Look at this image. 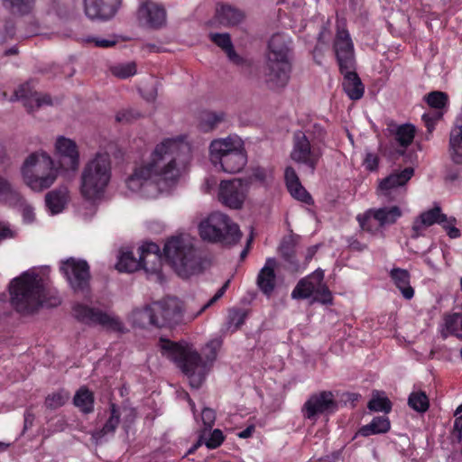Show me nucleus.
Listing matches in <instances>:
<instances>
[{
    "label": "nucleus",
    "instance_id": "nucleus-46",
    "mask_svg": "<svg viewBox=\"0 0 462 462\" xmlns=\"http://www.w3.org/2000/svg\"><path fill=\"white\" fill-rule=\"evenodd\" d=\"M224 117L225 115L222 112H208L204 114L201 119V128L204 131L212 130L224 120Z\"/></svg>",
    "mask_w": 462,
    "mask_h": 462
},
{
    "label": "nucleus",
    "instance_id": "nucleus-15",
    "mask_svg": "<svg viewBox=\"0 0 462 462\" xmlns=\"http://www.w3.org/2000/svg\"><path fill=\"white\" fill-rule=\"evenodd\" d=\"M413 174L414 170L411 167L393 172L380 181L378 196L386 201H399L405 193L404 186Z\"/></svg>",
    "mask_w": 462,
    "mask_h": 462
},
{
    "label": "nucleus",
    "instance_id": "nucleus-49",
    "mask_svg": "<svg viewBox=\"0 0 462 462\" xmlns=\"http://www.w3.org/2000/svg\"><path fill=\"white\" fill-rule=\"evenodd\" d=\"M460 313H453L445 317V329L451 335L456 336L462 340V334L458 333V325H460Z\"/></svg>",
    "mask_w": 462,
    "mask_h": 462
},
{
    "label": "nucleus",
    "instance_id": "nucleus-19",
    "mask_svg": "<svg viewBox=\"0 0 462 462\" xmlns=\"http://www.w3.org/2000/svg\"><path fill=\"white\" fill-rule=\"evenodd\" d=\"M60 165L65 171L76 172L79 167V152L77 143L67 137L59 136L55 143Z\"/></svg>",
    "mask_w": 462,
    "mask_h": 462
},
{
    "label": "nucleus",
    "instance_id": "nucleus-64",
    "mask_svg": "<svg viewBox=\"0 0 462 462\" xmlns=\"http://www.w3.org/2000/svg\"><path fill=\"white\" fill-rule=\"evenodd\" d=\"M17 231L12 229L9 225L2 223V240L14 238Z\"/></svg>",
    "mask_w": 462,
    "mask_h": 462
},
{
    "label": "nucleus",
    "instance_id": "nucleus-57",
    "mask_svg": "<svg viewBox=\"0 0 462 462\" xmlns=\"http://www.w3.org/2000/svg\"><path fill=\"white\" fill-rule=\"evenodd\" d=\"M201 420L205 430H211L216 420V412L210 408H204L201 412Z\"/></svg>",
    "mask_w": 462,
    "mask_h": 462
},
{
    "label": "nucleus",
    "instance_id": "nucleus-6",
    "mask_svg": "<svg viewBox=\"0 0 462 462\" xmlns=\"http://www.w3.org/2000/svg\"><path fill=\"white\" fill-rule=\"evenodd\" d=\"M112 166L106 152H97L88 160L80 174L79 192L89 201L100 199L110 182Z\"/></svg>",
    "mask_w": 462,
    "mask_h": 462
},
{
    "label": "nucleus",
    "instance_id": "nucleus-25",
    "mask_svg": "<svg viewBox=\"0 0 462 462\" xmlns=\"http://www.w3.org/2000/svg\"><path fill=\"white\" fill-rule=\"evenodd\" d=\"M277 261L273 257L266 259L263 267L259 271L256 284L259 290L266 296H271L276 286Z\"/></svg>",
    "mask_w": 462,
    "mask_h": 462
},
{
    "label": "nucleus",
    "instance_id": "nucleus-21",
    "mask_svg": "<svg viewBox=\"0 0 462 462\" xmlns=\"http://www.w3.org/2000/svg\"><path fill=\"white\" fill-rule=\"evenodd\" d=\"M121 0H84L85 14L90 19L108 20L119 8Z\"/></svg>",
    "mask_w": 462,
    "mask_h": 462
},
{
    "label": "nucleus",
    "instance_id": "nucleus-36",
    "mask_svg": "<svg viewBox=\"0 0 462 462\" xmlns=\"http://www.w3.org/2000/svg\"><path fill=\"white\" fill-rule=\"evenodd\" d=\"M132 316L134 323L139 327H145L147 325L155 327L156 314L154 311V302L143 309L134 310Z\"/></svg>",
    "mask_w": 462,
    "mask_h": 462
},
{
    "label": "nucleus",
    "instance_id": "nucleus-18",
    "mask_svg": "<svg viewBox=\"0 0 462 462\" xmlns=\"http://www.w3.org/2000/svg\"><path fill=\"white\" fill-rule=\"evenodd\" d=\"M337 408L335 396L330 391H322L311 394L301 408L305 419L316 420L319 416L330 414Z\"/></svg>",
    "mask_w": 462,
    "mask_h": 462
},
{
    "label": "nucleus",
    "instance_id": "nucleus-40",
    "mask_svg": "<svg viewBox=\"0 0 462 462\" xmlns=\"http://www.w3.org/2000/svg\"><path fill=\"white\" fill-rule=\"evenodd\" d=\"M141 268L146 273L159 274L162 269V254H140Z\"/></svg>",
    "mask_w": 462,
    "mask_h": 462
},
{
    "label": "nucleus",
    "instance_id": "nucleus-17",
    "mask_svg": "<svg viewBox=\"0 0 462 462\" xmlns=\"http://www.w3.org/2000/svg\"><path fill=\"white\" fill-rule=\"evenodd\" d=\"M333 50L339 69H355L354 43L344 23H337Z\"/></svg>",
    "mask_w": 462,
    "mask_h": 462
},
{
    "label": "nucleus",
    "instance_id": "nucleus-11",
    "mask_svg": "<svg viewBox=\"0 0 462 462\" xmlns=\"http://www.w3.org/2000/svg\"><path fill=\"white\" fill-rule=\"evenodd\" d=\"M402 216L399 206H383L368 209L363 217H358L363 230L374 232L379 228L392 226Z\"/></svg>",
    "mask_w": 462,
    "mask_h": 462
},
{
    "label": "nucleus",
    "instance_id": "nucleus-39",
    "mask_svg": "<svg viewBox=\"0 0 462 462\" xmlns=\"http://www.w3.org/2000/svg\"><path fill=\"white\" fill-rule=\"evenodd\" d=\"M409 406L417 412H426L430 407L427 394L422 391L412 392L408 398Z\"/></svg>",
    "mask_w": 462,
    "mask_h": 462
},
{
    "label": "nucleus",
    "instance_id": "nucleus-8",
    "mask_svg": "<svg viewBox=\"0 0 462 462\" xmlns=\"http://www.w3.org/2000/svg\"><path fill=\"white\" fill-rule=\"evenodd\" d=\"M24 182L34 191L49 189L57 180L58 170L51 157L44 152L30 154L22 167Z\"/></svg>",
    "mask_w": 462,
    "mask_h": 462
},
{
    "label": "nucleus",
    "instance_id": "nucleus-59",
    "mask_svg": "<svg viewBox=\"0 0 462 462\" xmlns=\"http://www.w3.org/2000/svg\"><path fill=\"white\" fill-rule=\"evenodd\" d=\"M138 250L139 254H161L159 245L152 242L144 243Z\"/></svg>",
    "mask_w": 462,
    "mask_h": 462
},
{
    "label": "nucleus",
    "instance_id": "nucleus-43",
    "mask_svg": "<svg viewBox=\"0 0 462 462\" xmlns=\"http://www.w3.org/2000/svg\"><path fill=\"white\" fill-rule=\"evenodd\" d=\"M14 14L24 15L30 14L35 5V0H4Z\"/></svg>",
    "mask_w": 462,
    "mask_h": 462
},
{
    "label": "nucleus",
    "instance_id": "nucleus-10",
    "mask_svg": "<svg viewBox=\"0 0 462 462\" xmlns=\"http://www.w3.org/2000/svg\"><path fill=\"white\" fill-rule=\"evenodd\" d=\"M60 269L75 293L89 291L90 269L85 260L69 258L61 262Z\"/></svg>",
    "mask_w": 462,
    "mask_h": 462
},
{
    "label": "nucleus",
    "instance_id": "nucleus-42",
    "mask_svg": "<svg viewBox=\"0 0 462 462\" xmlns=\"http://www.w3.org/2000/svg\"><path fill=\"white\" fill-rule=\"evenodd\" d=\"M310 143L313 144L319 145V147H322L325 145V139L327 136V132L325 128L319 124H313L310 125L304 132Z\"/></svg>",
    "mask_w": 462,
    "mask_h": 462
},
{
    "label": "nucleus",
    "instance_id": "nucleus-7",
    "mask_svg": "<svg viewBox=\"0 0 462 462\" xmlns=\"http://www.w3.org/2000/svg\"><path fill=\"white\" fill-rule=\"evenodd\" d=\"M198 229L203 241L213 244L230 246L237 244L242 237L238 225L221 212H213L201 220Z\"/></svg>",
    "mask_w": 462,
    "mask_h": 462
},
{
    "label": "nucleus",
    "instance_id": "nucleus-30",
    "mask_svg": "<svg viewBox=\"0 0 462 462\" xmlns=\"http://www.w3.org/2000/svg\"><path fill=\"white\" fill-rule=\"evenodd\" d=\"M69 199V191L67 186H59L49 191L45 196V203L51 214L61 212Z\"/></svg>",
    "mask_w": 462,
    "mask_h": 462
},
{
    "label": "nucleus",
    "instance_id": "nucleus-60",
    "mask_svg": "<svg viewBox=\"0 0 462 462\" xmlns=\"http://www.w3.org/2000/svg\"><path fill=\"white\" fill-rule=\"evenodd\" d=\"M378 162H379V159L376 154H374L373 152H368L365 155L364 164L367 170L372 171H374L377 169Z\"/></svg>",
    "mask_w": 462,
    "mask_h": 462
},
{
    "label": "nucleus",
    "instance_id": "nucleus-56",
    "mask_svg": "<svg viewBox=\"0 0 462 462\" xmlns=\"http://www.w3.org/2000/svg\"><path fill=\"white\" fill-rule=\"evenodd\" d=\"M441 116L442 113L440 111H430L422 115L421 119L430 134L432 133L435 128L436 122L439 120Z\"/></svg>",
    "mask_w": 462,
    "mask_h": 462
},
{
    "label": "nucleus",
    "instance_id": "nucleus-4",
    "mask_svg": "<svg viewBox=\"0 0 462 462\" xmlns=\"http://www.w3.org/2000/svg\"><path fill=\"white\" fill-rule=\"evenodd\" d=\"M163 254L166 261L181 278L201 273L205 269L206 259L189 235L170 237L164 244Z\"/></svg>",
    "mask_w": 462,
    "mask_h": 462
},
{
    "label": "nucleus",
    "instance_id": "nucleus-48",
    "mask_svg": "<svg viewBox=\"0 0 462 462\" xmlns=\"http://www.w3.org/2000/svg\"><path fill=\"white\" fill-rule=\"evenodd\" d=\"M290 194L296 199L307 204L312 203V198L304 189L300 182L294 183L287 187Z\"/></svg>",
    "mask_w": 462,
    "mask_h": 462
},
{
    "label": "nucleus",
    "instance_id": "nucleus-26",
    "mask_svg": "<svg viewBox=\"0 0 462 462\" xmlns=\"http://www.w3.org/2000/svg\"><path fill=\"white\" fill-rule=\"evenodd\" d=\"M15 97L23 102V106L27 108L28 112H32L44 105L51 106V99L49 95L41 94L36 91H32L28 85L21 86L15 92Z\"/></svg>",
    "mask_w": 462,
    "mask_h": 462
},
{
    "label": "nucleus",
    "instance_id": "nucleus-58",
    "mask_svg": "<svg viewBox=\"0 0 462 462\" xmlns=\"http://www.w3.org/2000/svg\"><path fill=\"white\" fill-rule=\"evenodd\" d=\"M140 114L133 109H126L119 111L116 114V119L117 122H130L133 119L138 118Z\"/></svg>",
    "mask_w": 462,
    "mask_h": 462
},
{
    "label": "nucleus",
    "instance_id": "nucleus-37",
    "mask_svg": "<svg viewBox=\"0 0 462 462\" xmlns=\"http://www.w3.org/2000/svg\"><path fill=\"white\" fill-rule=\"evenodd\" d=\"M141 264L140 258L136 259L132 252L126 251L122 252L116 267L119 272L133 273L139 270Z\"/></svg>",
    "mask_w": 462,
    "mask_h": 462
},
{
    "label": "nucleus",
    "instance_id": "nucleus-24",
    "mask_svg": "<svg viewBox=\"0 0 462 462\" xmlns=\"http://www.w3.org/2000/svg\"><path fill=\"white\" fill-rule=\"evenodd\" d=\"M242 139L236 135H229L226 138L215 139L209 145L210 161L214 165L220 164L223 158L231 153L234 149L240 145Z\"/></svg>",
    "mask_w": 462,
    "mask_h": 462
},
{
    "label": "nucleus",
    "instance_id": "nucleus-50",
    "mask_svg": "<svg viewBox=\"0 0 462 462\" xmlns=\"http://www.w3.org/2000/svg\"><path fill=\"white\" fill-rule=\"evenodd\" d=\"M246 313L242 310H230L227 326L233 331L237 330L245 322Z\"/></svg>",
    "mask_w": 462,
    "mask_h": 462
},
{
    "label": "nucleus",
    "instance_id": "nucleus-51",
    "mask_svg": "<svg viewBox=\"0 0 462 462\" xmlns=\"http://www.w3.org/2000/svg\"><path fill=\"white\" fill-rule=\"evenodd\" d=\"M426 101L430 107L440 109L446 106L448 96L440 91H432L427 96Z\"/></svg>",
    "mask_w": 462,
    "mask_h": 462
},
{
    "label": "nucleus",
    "instance_id": "nucleus-62",
    "mask_svg": "<svg viewBox=\"0 0 462 462\" xmlns=\"http://www.w3.org/2000/svg\"><path fill=\"white\" fill-rule=\"evenodd\" d=\"M267 174L264 169L256 168L254 170L252 176L249 178V181L252 180H257L260 183L263 184L266 181Z\"/></svg>",
    "mask_w": 462,
    "mask_h": 462
},
{
    "label": "nucleus",
    "instance_id": "nucleus-52",
    "mask_svg": "<svg viewBox=\"0 0 462 462\" xmlns=\"http://www.w3.org/2000/svg\"><path fill=\"white\" fill-rule=\"evenodd\" d=\"M68 399L69 395L67 393H54L46 397L45 405L51 410H56L63 406Z\"/></svg>",
    "mask_w": 462,
    "mask_h": 462
},
{
    "label": "nucleus",
    "instance_id": "nucleus-9",
    "mask_svg": "<svg viewBox=\"0 0 462 462\" xmlns=\"http://www.w3.org/2000/svg\"><path fill=\"white\" fill-rule=\"evenodd\" d=\"M456 223L455 217H448L441 212L440 207L435 206L433 208L422 212L414 219L411 237L416 239L423 236L426 228L434 224H439L450 238H457L461 234L459 229L455 226Z\"/></svg>",
    "mask_w": 462,
    "mask_h": 462
},
{
    "label": "nucleus",
    "instance_id": "nucleus-54",
    "mask_svg": "<svg viewBox=\"0 0 462 462\" xmlns=\"http://www.w3.org/2000/svg\"><path fill=\"white\" fill-rule=\"evenodd\" d=\"M314 301L320 302L322 304H331L333 298L332 294L328 288V286L322 282V283L319 285V289L314 294L313 298Z\"/></svg>",
    "mask_w": 462,
    "mask_h": 462
},
{
    "label": "nucleus",
    "instance_id": "nucleus-33",
    "mask_svg": "<svg viewBox=\"0 0 462 462\" xmlns=\"http://www.w3.org/2000/svg\"><path fill=\"white\" fill-rule=\"evenodd\" d=\"M209 39L226 53L231 62L235 64L242 63L243 59L234 50V46L228 33H209Z\"/></svg>",
    "mask_w": 462,
    "mask_h": 462
},
{
    "label": "nucleus",
    "instance_id": "nucleus-22",
    "mask_svg": "<svg viewBox=\"0 0 462 462\" xmlns=\"http://www.w3.org/2000/svg\"><path fill=\"white\" fill-rule=\"evenodd\" d=\"M323 280L324 272L321 269H317L312 273L298 282L297 285L291 291V298L295 300L310 298L315 294Z\"/></svg>",
    "mask_w": 462,
    "mask_h": 462
},
{
    "label": "nucleus",
    "instance_id": "nucleus-23",
    "mask_svg": "<svg viewBox=\"0 0 462 462\" xmlns=\"http://www.w3.org/2000/svg\"><path fill=\"white\" fill-rule=\"evenodd\" d=\"M122 410L116 403L109 405V417L103 427L91 432V439L96 445L106 441L107 438L115 435L116 430L121 421Z\"/></svg>",
    "mask_w": 462,
    "mask_h": 462
},
{
    "label": "nucleus",
    "instance_id": "nucleus-55",
    "mask_svg": "<svg viewBox=\"0 0 462 462\" xmlns=\"http://www.w3.org/2000/svg\"><path fill=\"white\" fill-rule=\"evenodd\" d=\"M224 439L225 437L223 435V432L220 430L216 429L210 433L208 439L203 440V442L208 448L215 449L223 443Z\"/></svg>",
    "mask_w": 462,
    "mask_h": 462
},
{
    "label": "nucleus",
    "instance_id": "nucleus-38",
    "mask_svg": "<svg viewBox=\"0 0 462 462\" xmlns=\"http://www.w3.org/2000/svg\"><path fill=\"white\" fill-rule=\"evenodd\" d=\"M415 136V127L410 124L399 125L395 131V141L403 148L410 145Z\"/></svg>",
    "mask_w": 462,
    "mask_h": 462
},
{
    "label": "nucleus",
    "instance_id": "nucleus-16",
    "mask_svg": "<svg viewBox=\"0 0 462 462\" xmlns=\"http://www.w3.org/2000/svg\"><path fill=\"white\" fill-rule=\"evenodd\" d=\"M156 314L155 327H172L180 324L184 319L182 301L175 297H167L154 301Z\"/></svg>",
    "mask_w": 462,
    "mask_h": 462
},
{
    "label": "nucleus",
    "instance_id": "nucleus-12",
    "mask_svg": "<svg viewBox=\"0 0 462 462\" xmlns=\"http://www.w3.org/2000/svg\"><path fill=\"white\" fill-rule=\"evenodd\" d=\"M73 314L78 320L89 326L99 325L108 330L116 332L124 330V324L118 318L85 304H75L73 307Z\"/></svg>",
    "mask_w": 462,
    "mask_h": 462
},
{
    "label": "nucleus",
    "instance_id": "nucleus-28",
    "mask_svg": "<svg viewBox=\"0 0 462 462\" xmlns=\"http://www.w3.org/2000/svg\"><path fill=\"white\" fill-rule=\"evenodd\" d=\"M245 18L244 13L227 4H217L214 20L223 26H235L240 23Z\"/></svg>",
    "mask_w": 462,
    "mask_h": 462
},
{
    "label": "nucleus",
    "instance_id": "nucleus-1",
    "mask_svg": "<svg viewBox=\"0 0 462 462\" xmlns=\"http://www.w3.org/2000/svg\"><path fill=\"white\" fill-rule=\"evenodd\" d=\"M189 153L190 147L182 137L163 139L156 144L148 160L134 166L125 180L126 188L147 199L168 192L178 182L180 165L189 160Z\"/></svg>",
    "mask_w": 462,
    "mask_h": 462
},
{
    "label": "nucleus",
    "instance_id": "nucleus-27",
    "mask_svg": "<svg viewBox=\"0 0 462 462\" xmlns=\"http://www.w3.org/2000/svg\"><path fill=\"white\" fill-rule=\"evenodd\" d=\"M236 149L223 158V162L219 164L223 171L235 174L241 171L247 162V155L245 150L243 140Z\"/></svg>",
    "mask_w": 462,
    "mask_h": 462
},
{
    "label": "nucleus",
    "instance_id": "nucleus-2",
    "mask_svg": "<svg viewBox=\"0 0 462 462\" xmlns=\"http://www.w3.org/2000/svg\"><path fill=\"white\" fill-rule=\"evenodd\" d=\"M10 303L23 315H31L45 307H57L61 303L60 297L51 293L45 287L43 279L33 270H28L14 278L8 287Z\"/></svg>",
    "mask_w": 462,
    "mask_h": 462
},
{
    "label": "nucleus",
    "instance_id": "nucleus-5",
    "mask_svg": "<svg viewBox=\"0 0 462 462\" xmlns=\"http://www.w3.org/2000/svg\"><path fill=\"white\" fill-rule=\"evenodd\" d=\"M291 70V40L282 33L273 34L268 43L264 78L268 87H285Z\"/></svg>",
    "mask_w": 462,
    "mask_h": 462
},
{
    "label": "nucleus",
    "instance_id": "nucleus-35",
    "mask_svg": "<svg viewBox=\"0 0 462 462\" xmlns=\"http://www.w3.org/2000/svg\"><path fill=\"white\" fill-rule=\"evenodd\" d=\"M94 395L87 387H80L73 398L74 405L85 414L94 411Z\"/></svg>",
    "mask_w": 462,
    "mask_h": 462
},
{
    "label": "nucleus",
    "instance_id": "nucleus-47",
    "mask_svg": "<svg viewBox=\"0 0 462 462\" xmlns=\"http://www.w3.org/2000/svg\"><path fill=\"white\" fill-rule=\"evenodd\" d=\"M368 409L374 411L388 413L392 410V402L387 397L374 394L368 402Z\"/></svg>",
    "mask_w": 462,
    "mask_h": 462
},
{
    "label": "nucleus",
    "instance_id": "nucleus-41",
    "mask_svg": "<svg viewBox=\"0 0 462 462\" xmlns=\"http://www.w3.org/2000/svg\"><path fill=\"white\" fill-rule=\"evenodd\" d=\"M280 253L293 271H298L299 263L296 260L294 245L291 239L284 240L280 245Z\"/></svg>",
    "mask_w": 462,
    "mask_h": 462
},
{
    "label": "nucleus",
    "instance_id": "nucleus-61",
    "mask_svg": "<svg viewBox=\"0 0 462 462\" xmlns=\"http://www.w3.org/2000/svg\"><path fill=\"white\" fill-rule=\"evenodd\" d=\"M285 181L286 186L292 185L294 183L300 182L298 175L295 170L291 167H287L285 170Z\"/></svg>",
    "mask_w": 462,
    "mask_h": 462
},
{
    "label": "nucleus",
    "instance_id": "nucleus-32",
    "mask_svg": "<svg viewBox=\"0 0 462 462\" xmlns=\"http://www.w3.org/2000/svg\"><path fill=\"white\" fill-rule=\"evenodd\" d=\"M390 277L404 299L413 298L414 290L411 286V274L406 269L393 268L390 271Z\"/></svg>",
    "mask_w": 462,
    "mask_h": 462
},
{
    "label": "nucleus",
    "instance_id": "nucleus-53",
    "mask_svg": "<svg viewBox=\"0 0 462 462\" xmlns=\"http://www.w3.org/2000/svg\"><path fill=\"white\" fill-rule=\"evenodd\" d=\"M229 283H230V281L227 280L223 285L222 287L216 292V294L207 302L205 303L201 308L200 310L195 314V315H191L189 319V320H192L194 319L195 318H197L199 315H200L203 311H205L208 308H209L210 306H212L214 303H216L220 298H222V296L224 295V293L226 292V291L227 290L228 286H229Z\"/></svg>",
    "mask_w": 462,
    "mask_h": 462
},
{
    "label": "nucleus",
    "instance_id": "nucleus-13",
    "mask_svg": "<svg viewBox=\"0 0 462 462\" xmlns=\"http://www.w3.org/2000/svg\"><path fill=\"white\" fill-rule=\"evenodd\" d=\"M322 155V147L310 143L303 131L294 133L293 148L291 152V157L294 162L307 165L313 172Z\"/></svg>",
    "mask_w": 462,
    "mask_h": 462
},
{
    "label": "nucleus",
    "instance_id": "nucleus-31",
    "mask_svg": "<svg viewBox=\"0 0 462 462\" xmlns=\"http://www.w3.org/2000/svg\"><path fill=\"white\" fill-rule=\"evenodd\" d=\"M450 155L455 163H462V113L456 118L449 136Z\"/></svg>",
    "mask_w": 462,
    "mask_h": 462
},
{
    "label": "nucleus",
    "instance_id": "nucleus-29",
    "mask_svg": "<svg viewBox=\"0 0 462 462\" xmlns=\"http://www.w3.org/2000/svg\"><path fill=\"white\" fill-rule=\"evenodd\" d=\"M344 75L343 89L352 100L360 99L365 92L364 85L355 69H339Z\"/></svg>",
    "mask_w": 462,
    "mask_h": 462
},
{
    "label": "nucleus",
    "instance_id": "nucleus-44",
    "mask_svg": "<svg viewBox=\"0 0 462 462\" xmlns=\"http://www.w3.org/2000/svg\"><path fill=\"white\" fill-rule=\"evenodd\" d=\"M20 194L6 180L2 179V202L14 205L20 200Z\"/></svg>",
    "mask_w": 462,
    "mask_h": 462
},
{
    "label": "nucleus",
    "instance_id": "nucleus-34",
    "mask_svg": "<svg viewBox=\"0 0 462 462\" xmlns=\"http://www.w3.org/2000/svg\"><path fill=\"white\" fill-rule=\"evenodd\" d=\"M390 420L386 416L374 417L369 424L364 425L359 430V434L368 437L374 434H382L389 431Z\"/></svg>",
    "mask_w": 462,
    "mask_h": 462
},
{
    "label": "nucleus",
    "instance_id": "nucleus-3",
    "mask_svg": "<svg viewBox=\"0 0 462 462\" xmlns=\"http://www.w3.org/2000/svg\"><path fill=\"white\" fill-rule=\"evenodd\" d=\"M220 346L217 340L211 341L206 346L208 361H204L200 355L188 346L161 338L160 347L163 355L177 364L178 367L189 378L192 388L199 389L206 379L209 371L208 363L217 357V351Z\"/></svg>",
    "mask_w": 462,
    "mask_h": 462
},
{
    "label": "nucleus",
    "instance_id": "nucleus-14",
    "mask_svg": "<svg viewBox=\"0 0 462 462\" xmlns=\"http://www.w3.org/2000/svg\"><path fill=\"white\" fill-rule=\"evenodd\" d=\"M250 181L243 179L222 180L218 188V200L232 209L242 208L249 191Z\"/></svg>",
    "mask_w": 462,
    "mask_h": 462
},
{
    "label": "nucleus",
    "instance_id": "nucleus-20",
    "mask_svg": "<svg viewBox=\"0 0 462 462\" xmlns=\"http://www.w3.org/2000/svg\"><path fill=\"white\" fill-rule=\"evenodd\" d=\"M138 16L152 28H160L166 22L165 8L152 0L140 1Z\"/></svg>",
    "mask_w": 462,
    "mask_h": 462
},
{
    "label": "nucleus",
    "instance_id": "nucleus-63",
    "mask_svg": "<svg viewBox=\"0 0 462 462\" xmlns=\"http://www.w3.org/2000/svg\"><path fill=\"white\" fill-rule=\"evenodd\" d=\"M88 42H94L97 47L101 48H109L114 46L116 43V41L114 39H88Z\"/></svg>",
    "mask_w": 462,
    "mask_h": 462
},
{
    "label": "nucleus",
    "instance_id": "nucleus-45",
    "mask_svg": "<svg viewBox=\"0 0 462 462\" xmlns=\"http://www.w3.org/2000/svg\"><path fill=\"white\" fill-rule=\"evenodd\" d=\"M136 64L134 62L120 63L111 67V72L119 79H127L136 74Z\"/></svg>",
    "mask_w": 462,
    "mask_h": 462
}]
</instances>
